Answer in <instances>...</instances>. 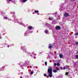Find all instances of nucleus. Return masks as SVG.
I'll return each instance as SVG.
<instances>
[{"instance_id": "15", "label": "nucleus", "mask_w": 78, "mask_h": 78, "mask_svg": "<svg viewBox=\"0 0 78 78\" xmlns=\"http://www.w3.org/2000/svg\"><path fill=\"white\" fill-rule=\"evenodd\" d=\"M68 74H69V72H67L66 73V75H68Z\"/></svg>"}, {"instance_id": "12", "label": "nucleus", "mask_w": 78, "mask_h": 78, "mask_svg": "<svg viewBox=\"0 0 78 78\" xmlns=\"http://www.w3.org/2000/svg\"><path fill=\"white\" fill-rule=\"evenodd\" d=\"M55 69L56 70H59V68H58L56 67L55 68Z\"/></svg>"}, {"instance_id": "8", "label": "nucleus", "mask_w": 78, "mask_h": 78, "mask_svg": "<svg viewBox=\"0 0 78 78\" xmlns=\"http://www.w3.org/2000/svg\"><path fill=\"white\" fill-rule=\"evenodd\" d=\"M57 72V71L55 69L53 70V72H54L55 73H56V72Z\"/></svg>"}, {"instance_id": "14", "label": "nucleus", "mask_w": 78, "mask_h": 78, "mask_svg": "<svg viewBox=\"0 0 78 78\" xmlns=\"http://www.w3.org/2000/svg\"><path fill=\"white\" fill-rule=\"evenodd\" d=\"M35 12L36 13L39 12V11H35Z\"/></svg>"}, {"instance_id": "25", "label": "nucleus", "mask_w": 78, "mask_h": 78, "mask_svg": "<svg viewBox=\"0 0 78 78\" xmlns=\"http://www.w3.org/2000/svg\"><path fill=\"white\" fill-rule=\"evenodd\" d=\"M4 18H5L6 19H7V17H5Z\"/></svg>"}, {"instance_id": "19", "label": "nucleus", "mask_w": 78, "mask_h": 78, "mask_svg": "<svg viewBox=\"0 0 78 78\" xmlns=\"http://www.w3.org/2000/svg\"><path fill=\"white\" fill-rule=\"evenodd\" d=\"M54 66H56V63H54Z\"/></svg>"}, {"instance_id": "3", "label": "nucleus", "mask_w": 78, "mask_h": 78, "mask_svg": "<svg viewBox=\"0 0 78 78\" xmlns=\"http://www.w3.org/2000/svg\"><path fill=\"white\" fill-rule=\"evenodd\" d=\"M64 16L65 17H68V16H69V15L67 13H66L64 14Z\"/></svg>"}, {"instance_id": "18", "label": "nucleus", "mask_w": 78, "mask_h": 78, "mask_svg": "<svg viewBox=\"0 0 78 78\" xmlns=\"http://www.w3.org/2000/svg\"><path fill=\"white\" fill-rule=\"evenodd\" d=\"M63 69H64V70H65L66 69V67H63Z\"/></svg>"}, {"instance_id": "21", "label": "nucleus", "mask_w": 78, "mask_h": 78, "mask_svg": "<svg viewBox=\"0 0 78 78\" xmlns=\"http://www.w3.org/2000/svg\"><path fill=\"white\" fill-rule=\"evenodd\" d=\"M44 76H47V74H45L44 75Z\"/></svg>"}, {"instance_id": "23", "label": "nucleus", "mask_w": 78, "mask_h": 78, "mask_svg": "<svg viewBox=\"0 0 78 78\" xmlns=\"http://www.w3.org/2000/svg\"><path fill=\"white\" fill-rule=\"evenodd\" d=\"M66 68H67L68 67V66H65Z\"/></svg>"}, {"instance_id": "2", "label": "nucleus", "mask_w": 78, "mask_h": 78, "mask_svg": "<svg viewBox=\"0 0 78 78\" xmlns=\"http://www.w3.org/2000/svg\"><path fill=\"white\" fill-rule=\"evenodd\" d=\"M55 29L57 30H60V29H61V27H60V26H56L55 27Z\"/></svg>"}, {"instance_id": "6", "label": "nucleus", "mask_w": 78, "mask_h": 78, "mask_svg": "<svg viewBox=\"0 0 78 78\" xmlns=\"http://www.w3.org/2000/svg\"><path fill=\"white\" fill-rule=\"evenodd\" d=\"M28 28L29 30H31V29L32 28V27L29 26L28 27Z\"/></svg>"}, {"instance_id": "26", "label": "nucleus", "mask_w": 78, "mask_h": 78, "mask_svg": "<svg viewBox=\"0 0 78 78\" xmlns=\"http://www.w3.org/2000/svg\"><path fill=\"white\" fill-rule=\"evenodd\" d=\"M12 0H9V2H11V1Z\"/></svg>"}, {"instance_id": "17", "label": "nucleus", "mask_w": 78, "mask_h": 78, "mask_svg": "<svg viewBox=\"0 0 78 78\" xmlns=\"http://www.w3.org/2000/svg\"><path fill=\"white\" fill-rule=\"evenodd\" d=\"M57 66H59V63H57Z\"/></svg>"}, {"instance_id": "10", "label": "nucleus", "mask_w": 78, "mask_h": 78, "mask_svg": "<svg viewBox=\"0 0 78 78\" xmlns=\"http://www.w3.org/2000/svg\"><path fill=\"white\" fill-rule=\"evenodd\" d=\"M45 33H46V34H48V30H45Z\"/></svg>"}, {"instance_id": "11", "label": "nucleus", "mask_w": 78, "mask_h": 78, "mask_svg": "<svg viewBox=\"0 0 78 78\" xmlns=\"http://www.w3.org/2000/svg\"><path fill=\"white\" fill-rule=\"evenodd\" d=\"M49 20H53V18H50L49 19Z\"/></svg>"}, {"instance_id": "1", "label": "nucleus", "mask_w": 78, "mask_h": 78, "mask_svg": "<svg viewBox=\"0 0 78 78\" xmlns=\"http://www.w3.org/2000/svg\"><path fill=\"white\" fill-rule=\"evenodd\" d=\"M48 72L49 73V74L48 75L49 77H52L53 75H52V67L51 66H49L48 67Z\"/></svg>"}, {"instance_id": "16", "label": "nucleus", "mask_w": 78, "mask_h": 78, "mask_svg": "<svg viewBox=\"0 0 78 78\" xmlns=\"http://www.w3.org/2000/svg\"><path fill=\"white\" fill-rule=\"evenodd\" d=\"M45 66H47V62H45Z\"/></svg>"}, {"instance_id": "29", "label": "nucleus", "mask_w": 78, "mask_h": 78, "mask_svg": "<svg viewBox=\"0 0 78 78\" xmlns=\"http://www.w3.org/2000/svg\"><path fill=\"white\" fill-rule=\"evenodd\" d=\"M46 25H48V24H46Z\"/></svg>"}, {"instance_id": "20", "label": "nucleus", "mask_w": 78, "mask_h": 78, "mask_svg": "<svg viewBox=\"0 0 78 78\" xmlns=\"http://www.w3.org/2000/svg\"><path fill=\"white\" fill-rule=\"evenodd\" d=\"M30 73L31 75H32V74H33V72H32Z\"/></svg>"}, {"instance_id": "24", "label": "nucleus", "mask_w": 78, "mask_h": 78, "mask_svg": "<svg viewBox=\"0 0 78 78\" xmlns=\"http://www.w3.org/2000/svg\"><path fill=\"white\" fill-rule=\"evenodd\" d=\"M63 68H62V67H60V69H61V70H62Z\"/></svg>"}, {"instance_id": "28", "label": "nucleus", "mask_w": 78, "mask_h": 78, "mask_svg": "<svg viewBox=\"0 0 78 78\" xmlns=\"http://www.w3.org/2000/svg\"><path fill=\"white\" fill-rule=\"evenodd\" d=\"M1 37H0V38Z\"/></svg>"}, {"instance_id": "9", "label": "nucleus", "mask_w": 78, "mask_h": 78, "mask_svg": "<svg viewBox=\"0 0 78 78\" xmlns=\"http://www.w3.org/2000/svg\"><path fill=\"white\" fill-rule=\"evenodd\" d=\"M27 0H23V3H24V2H27Z\"/></svg>"}, {"instance_id": "7", "label": "nucleus", "mask_w": 78, "mask_h": 78, "mask_svg": "<svg viewBox=\"0 0 78 78\" xmlns=\"http://www.w3.org/2000/svg\"><path fill=\"white\" fill-rule=\"evenodd\" d=\"M75 36H78V32L75 33Z\"/></svg>"}, {"instance_id": "13", "label": "nucleus", "mask_w": 78, "mask_h": 78, "mask_svg": "<svg viewBox=\"0 0 78 78\" xmlns=\"http://www.w3.org/2000/svg\"><path fill=\"white\" fill-rule=\"evenodd\" d=\"M76 59H78V55H76Z\"/></svg>"}, {"instance_id": "5", "label": "nucleus", "mask_w": 78, "mask_h": 78, "mask_svg": "<svg viewBox=\"0 0 78 78\" xmlns=\"http://www.w3.org/2000/svg\"><path fill=\"white\" fill-rule=\"evenodd\" d=\"M49 48H51V47H52V46L51 45V44H49Z\"/></svg>"}, {"instance_id": "22", "label": "nucleus", "mask_w": 78, "mask_h": 78, "mask_svg": "<svg viewBox=\"0 0 78 78\" xmlns=\"http://www.w3.org/2000/svg\"><path fill=\"white\" fill-rule=\"evenodd\" d=\"M76 45H78V42H76Z\"/></svg>"}, {"instance_id": "4", "label": "nucleus", "mask_w": 78, "mask_h": 78, "mask_svg": "<svg viewBox=\"0 0 78 78\" xmlns=\"http://www.w3.org/2000/svg\"><path fill=\"white\" fill-rule=\"evenodd\" d=\"M59 56L60 58H62L63 57V55H62L59 54Z\"/></svg>"}, {"instance_id": "27", "label": "nucleus", "mask_w": 78, "mask_h": 78, "mask_svg": "<svg viewBox=\"0 0 78 78\" xmlns=\"http://www.w3.org/2000/svg\"><path fill=\"white\" fill-rule=\"evenodd\" d=\"M9 46H8V47H9Z\"/></svg>"}]
</instances>
